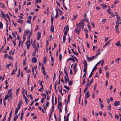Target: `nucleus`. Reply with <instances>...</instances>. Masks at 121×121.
Here are the masks:
<instances>
[{
    "label": "nucleus",
    "mask_w": 121,
    "mask_h": 121,
    "mask_svg": "<svg viewBox=\"0 0 121 121\" xmlns=\"http://www.w3.org/2000/svg\"><path fill=\"white\" fill-rule=\"evenodd\" d=\"M51 23L52 24V25L50 28V30L52 32H54V27L53 26V21L54 20V15L52 14L51 15Z\"/></svg>",
    "instance_id": "nucleus-1"
},
{
    "label": "nucleus",
    "mask_w": 121,
    "mask_h": 121,
    "mask_svg": "<svg viewBox=\"0 0 121 121\" xmlns=\"http://www.w3.org/2000/svg\"><path fill=\"white\" fill-rule=\"evenodd\" d=\"M84 20H81L80 21V23L77 25V26L78 28L82 27L83 29L84 26Z\"/></svg>",
    "instance_id": "nucleus-2"
},
{
    "label": "nucleus",
    "mask_w": 121,
    "mask_h": 121,
    "mask_svg": "<svg viewBox=\"0 0 121 121\" xmlns=\"http://www.w3.org/2000/svg\"><path fill=\"white\" fill-rule=\"evenodd\" d=\"M95 56H92L90 58L89 57L88 55L86 56V58L88 60V61L89 62H90L91 60H93L95 57Z\"/></svg>",
    "instance_id": "nucleus-3"
},
{
    "label": "nucleus",
    "mask_w": 121,
    "mask_h": 121,
    "mask_svg": "<svg viewBox=\"0 0 121 121\" xmlns=\"http://www.w3.org/2000/svg\"><path fill=\"white\" fill-rule=\"evenodd\" d=\"M70 112H69L67 114V117L66 118V120H65L66 119V116H65L64 117V121H69V115H70Z\"/></svg>",
    "instance_id": "nucleus-4"
},
{
    "label": "nucleus",
    "mask_w": 121,
    "mask_h": 121,
    "mask_svg": "<svg viewBox=\"0 0 121 121\" xmlns=\"http://www.w3.org/2000/svg\"><path fill=\"white\" fill-rule=\"evenodd\" d=\"M81 29L79 28H75V32L77 33L78 34H79L80 32L81 31Z\"/></svg>",
    "instance_id": "nucleus-5"
},
{
    "label": "nucleus",
    "mask_w": 121,
    "mask_h": 121,
    "mask_svg": "<svg viewBox=\"0 0 121 121\" xmlns=\"http://www.w3.org/2000/svg\"><path fill=\"white\" fill-rule=\"evenodd\" d=\"M64 78L65 83H66L67 82L69 81V77H67L65 76Z\"/></svg>",
    "instance_id": "nucleus-6"
},
{
    "label": "nucleus",
    "mask_w": 121,
    "mask_h": 121,
    "mask_svg": "<svg viewBox=\"0 0 121 121\" xmlns=\"http://www.w3.org/2000/svg\"><path fill=\"white\" fill-rule=\"evenodd\" d=\"M120 102L118 101H115L114 104V106L116 107L120 105Z\"/></svg>",
    "instance_id": "nucleus-7"
},
{
    "label": "nucleus",
    "mask_w": 121,
    "mask_h": 121,
    "mask_svg": "<svg viewBox=\"0 0 121 121\" xmlns=\"http://www.w3.org/2000/svg\"><path fill=\"white\" fill-rule=\"evenodd\" d=\"M41 36V33L40 32H38L37 33V39L38 40H39Z\"/></svg>",
    "instance_id": "nucleus-8"
},
{
    "label": "nucleus",
    "mask_w": 121,
    "mask_h": 121,
    "mask_svg": "<svg viewBox=\"0 0 121 121\" xmlns=\"http://www.w3.org/2000/svg\"><path fill=\"white\" fill-rule=\"evenodd\" d=\"M11 66H12V67H13L12 63L6 65L5 66V68L6 69H9Z\"/></svg>",
    "instance_id": "nucleus-9"
},
{
    "label": "nucleus",
    "mask_w": 121,
    "mask_h": 121,
    "mask_svg": "<svg viewBox=\"0 0 121 121\" xmlns=\"http://www.w3.org/2000/svg\"><path fill=\"white\" fill-rule=\"evenodd\" d=\"M32 62L34 63H35L37 62V59L35 57H34L32 58Z\"/></svg>",
    "instance_id": "nucleus-10"
},
{
    "label": "nucleus",
    "mask_w": 121,
    "mask_h": 121,
    "mask_svg": "<svg viewBox=\"0 0 121 121\" xmlns=\"http://www.w3.org/2000/svg\"><path fill=\"white\" fill-rule=\"evenodd\" d=\"M11 96H12L10 95H8V94H7V95L5 97L4 99V100H7L9 97H11Z\"/></svg>",
    "instance_id": "nucleus-11"
},
{
    "label": "nucleus",
    "mask_w": 121,
    "mask_h": 121,
    "mask_svg": "<svg viewBox=\"0 0 121 121\" xmlns=\"http://www.w3.org/2000/svg\"><path fill=\"white\" fill-rule=\"evenodd\" d=\"M89 92L88 91H87L85 95V98H86V99L90 97V95L89 94Z\"/></svg>",
    "instance_id": "nucleus-12"
},
{
    "label": "nucleus",
    "mask_w": 121,
    "mask_h": 121,
    "mask_svg": "<svg viewBox=\"0 0 121 121\" xmlns=\"http://www.w3.org/2000/svg\"><path fill=\"white\" fill-rule=\"evenodd\" d=\"M96 69H94V68H93V69L92 70V72H91V73L88 77L89 78H90L91 77V76H92V75L93 74L94 70H95Z\"/></svg>",
    "instance_id": "nucleus-13"
},
{
    "label": "nucleus",
    "mask_w": 121,
    "mask_h": 121,
    "mask_svg": "<svg viewBox=\"0 0 121 121\" xmlns=\"http://www.w3.org/2000/svg\"><path fill=\"white\" fill-rule=\"evenodd\" d=\"M17 22L18 23L22 24L23 23V21L22 20L19 19Z\"/></svg>",
    "instance_id": "nucleus-14"
},
{
    "label": "nucleus",
    "mask_w": 121,
    "mask_h": 121,
    "mask_svg": "<svg viewBox=\"0 0 121 121\" xmlns=\"http://www.w3.org/2000/svg\"><path fill=\"white\" fill-rule=\"evenodd\" d=\"M116 45L118 47H121V45L120 43V42L119 41H118L117 43H116Z\"/></svg>",
    "instance_id": "nucleus-15"
},
{
    "label": "nucleus",
    "mask_w": 121,
    "mask_h": 121,
    "mask_svg": "<svg viewBox=\"0 0 121 121\" xmlns=\"http://www.w3.org/2000/svg\"><path fill=\"white\" fill-rule=\"evenodd\" d=\"M56 13L55 16L54 17V18H57V17H59V15H58V11L57 9H56Z\"/></svg>",
    "instance_id": "nucleus-16"
},
{
    "label": "nucleus",
    "mask_w": 121,
    "mask_h": 121,
    "mask_svg": "<svg viewBox=\"0 0 121 121\" xmlns=\"http://www.w3.org/2000/svg\"><path fill=\"white\" fill-rule=\"evenodd\" d=\"M84 67H87V62L86 60H85L84 61Z\"/></svg>",
    "instance_id": "nucleus-17"
},
{
    "label": "nucleus",
    "mask_w": 121,
    "mask_h": 121,
    "mask_svg": "<svg viewBox=\"0 0 121 121\" xmlns=\"http://www.w3.org/2000/svg\"><path fill=\"white\" fill-rule=\"evenodd\" d=\"M77 67V65L76 64H75L74 65L73 67V68L74 70V71H75V73H76V72L77 71V70H76V68Z\"/></svg>",
    "instance_id": "nucleus-18"
},
{
    "label": "nucleus",
    "mask_w": 121,
    "mask_h": 121,
    "mask_svg": "<svg viewBox=\"0 0 121 121\" xmlns=\"http://www.w3.org/2000/svg\"><path fill=\"white\" fill-rule=\"evenodd\" d=\"M72 51L73 52V53L77 56H78V53L77 52H75L74 50V49H72Z\"/></svg>",
    "instance_id": "nucleus-19"
},
{
    "label": "nucleus",
    "mask_w": 121,
    "mask_h": 121,
    "mask_svg": "<svg viewBox=\"0 0 121 121\" xmlns=\"http://www.w3.org/2000/svg\"><path fill=\"white\" fill-rule=\"evenodd\" d=\"M12 89H11L9 90L8 91V92L7 94H8V95H11V96L12 95V93H11V92L12 90Z\"/></svg>",
    "instance_id": "nucleus-20"
},
{
    "label": "nucleus",
    "mask_w": 121,
    "mask_h": 121,
    "mask_svg": "<svg viewBox=\"0 0 121 121\" xmlns=\"http://www.w3.org/2000/svg\"><path fill=\"white\" fill-rule=\"evenodd\" d=\"M111 41V40H109L108 41V42H107L105 44V45H104V47L106 46H107L110 43Z\"/></svg>",
    "instance_id": "nucleus-21"
},
{
    "label": "nucleus",
    "mask_w": 121,
    "mask_h": 121,
    "mask_svg": "<svg viewBox=\"0 0 121 121\" xmlns=\"http://www.w3.org/2000/svg\"><path fill=\"white\" fill-rule=\"evenodd\" d=\"M17 70H16V69H13V70L11 73V75H13V74H14L15 73V72Z\"/></svg>",
    "instance_id": "nucleus-22"
},
{
    "label": "nucleus",
    "mask_w": 121,
    "mask_h": 121,
    "mask_svg": "<svg viewBox=\"0 0 121 121\" xmlns=\"http://www.w3.org/2000/svg\"><path fill=\"white\" fill-rule=\"evenodd\" d=\"M66 40V37L65 36H63V42L64 43L65 42Z\"/></svg>",
    "instance_id": "nucleus-23"
},
{
    "label": "nucleus",
    "mask_w": 121,
    "mask_h": 121,
    "mask_svg": "<svg viewBox=\"0 0 121 121\" xmlns=\"http://www.w3.org/2000/svg\"><path fill=\"white\" fill-rule=\"evenodd\" d=\"M19 110V109H18L17 108H16L15 109V112L14 114L15 115H16L17 114V112H18Z\"/></svg>",
    "instance_id": "nucleus-24"
},
{
    "label": "nucleus",
    "mask_w": 121,
    "mask_h": 121,
    "mask_svg": "<svg viewBox=\"0 0 121 121\" xmlns=\"http://www.w3.org/2000/svg\"><path fill=\"white\" fill-rule=\"evenodd\" d=\"M12 110L10 112L9 115V118L11 119L12 116Z\"/></svg>",
    "instance_id": "nucleus-25"
},
{
    "label": "nucleus",
    "mask_w": 121,
    "mask_h": 121,
    "mask_svg": "<svg viewBox=\"0 0 121 121\" xmlns=\"http://www.w3.org/2000/svg\"><path fill=\"white\" fill-rule=\"evenodd\" d=\"M86 78V76L84 78V79L83 80V81L82 82V85H84L86 83V81H85V79Z\"/></svg>",
    "instance_id": "nucleus-26"
},
{
    "label": "nucleus",
    "mask_w": 121,
    "mask_h": 121,
    "mask_svg": "<svg viewBox=\"0 0 121 121\" xmlns=\"http://www.w3.org/2000/svg\"><path fill=\"white\" fill-rule=\"evenodd\" d=\"M101 5L102 6V7L103 8L104 7H107V5L104 4H102Z\"/></svg>",
    "instance_id": "nucleus-27"
},
{
    "label": "nucleus",
    "mask_w": 121,
    "mask_h": 121,
    "mask_svg": "<svg viewBox=\"0 0 121 121\" xmlns=\"http://www.w3.org/2000/svg\"><path fill=\"white\" fill-rule=\"evenodd\" d=\"M62 106V103L60 101H58V106Z\"/></svg>",
    "instance_id": "nucleus-28"
},
{
    "label": "nucleus",
    "mask_w": 121,
    "mask_h": 121,
    "mask_svg": "<svg viewBox=\"0 0 121 121\" xmlns=\"http://www.w3.org/2000/svg\"><path fill=\"white\" fill-rule=\"evenodd\" d=\"M59 92H60V93H61L62 92V86L61 87V90H60V86L59 87Z\"/></svg>",
    "instance_id": "nucleus-29"
},
{
    "label": "nucleus",
    "mask_w": 121,
    "mask_h": 121,
    "mask_svg": "<svg viewBox=\"0 0 121 121\" xmlns=\"http://www.w3.org/2000/svg\"><path fill=\"white\" fill-rule=\"evenodd\" d=\"M22 101L21 100H20L19 102V103L18 104V105H19L21 106L22 105Z\"/></svg>",
    "instance_id": "nucleus-30"
},
{
    "label": "nucleus",
    "mask_w": 121,
    "mask_h": 121,
    "mask_svg": "<svg viewBox=\"0 0 121 121\" xmlns=\"http://www.w3.org/2000/svg\"><path fill=\"white\" fill-rule=\"evenodd\" d=\"M116 17L117 19V20H119V19L120 18V16H119L118 14L116 15Z\"/></svg>",
    "instance_id": "nucleus-31"
},
{
    "label": "nucleus",
    "mask_w": 121,
    "mask_h": 121,
    "mask_svg": "<svg viewBox=\"0 0 121 121\" xmlns=\"http://www.w3.org/2000/svg\"><path fill=\"white\" fill-rule=\"evenodd\" d=\"M3 25L2 22H0V29L3 28Z\"/></svg>",
    "instance_id": "nucleus-32"
},
{
    "label": "nucleus",
    "mask_w": 121,
    "mask_h": 121,
    "mask_svg": "<svg viewBox=\"0 0 121 121\" xmlns=\"http://www.w3.org/2000/svg\"><path fill=\"white\" fill-rule=\"evenodd\" d=\"M107 11L109 14H111V12L110 9H107Z\"/></svg>",
    "instance_id": "nucleus-33"
},
{
    "label": "nucleus",
    "mask_w": 121,
    "mask_h": 121,
    "mask_svg": "<svg viewBox=\"0 0 121 121\" xmlns=\"http://www.w3.org/2000/svg\"><path fill=\"white\" fill-rule=\"evenodd\" d=\"M107 21V20L106 19H104L102 20V22L103 24L105 23Z\"/></svg>",
    "instance_id": "nucleus-34"
},
{
    "label": "nucleus",
    "mask_w": 121,
    "mask_h": 121,
    "mask_svg": "<svg viewBox=\"0 0 121 121\" xmlns=\"http://www.w3.org/2000/svg\"><path fill=\"white\" fill-rule=\"evenodd\" d=\"M30 42H28L27 41L26 43V45L27 46H28V45L29 46H30Z\"/></svg>",
    "instance_id": "nucleus-35"
},
{
    "label": "nucleus",
    "mask_w": 121,
    "mask_h": 121,
    "mask_svg": "<svg viewBox=\"0 0 121 121\" xmlns=\"http://www.w3.org/2000/svg\"><path fill=\"white\" fill-rule=\"evenodd\" d=\"M115 118L117 119V120H118L119 119V116L118 115L116 114H115Z\"/></svg>",
    "instance_id": "nucleus-36"
},
{
    "label": "nucleus",
    "mask_w": 121,
    "mask_h": 121,
    "mask_svg": "<svg viewBox=\"0 0 121 121\" xmlns=\"http://www.w3.org/2000/svg\"><path fill=\"white\" fill-rule=\"evenodd\" d=\"M73 83V82L72 81H70L68 83L69 84V86L72 85Z\"/></svg>",
    "instance_id": "nucleus-37"
},
{
    "label": "nucleus",
    "mask_w": 121,
    "mask_h": 121,
    "mask_svg": "<svg viewBox=\"0 0 121 121\" xmlns=\"http://www.w3.org/2000/svg\"><path fill=\"white\" fill-rule=\"evenodd\" d=\"M64 87L67 90H69L70 89V88L69 87L67 86H66L64 85Z\"/></svg>",
    "instance_id": "nucleus-38"
},
{
    "label": "nucleus",
    "mask_w": 121,
    "mask_h": 121,
    "mask_svg": "<svg viewBox=\"0 0 121 121\" xmlns=\"http://www.w3.org/2000/svg\"><path fill=\"white\" fill-rule=\"evenodd\" d=\"M20 90V88H18V89H17L16 90V95H18V91H19Z\"/></svg>",
    "instance_id": "nucleus-39"
},
{
    "label": "nucleus",
    "mask_w": 121,
    "mask_h": 121,
    "mask_svg": "<svg viewBox=\"0 0 121 121\" xmlns=\"http://www.w3.org/2000/svg\"><path fill=\"white\" fill-rule=\"evenodd\" d=\"M101 69L102 68L101 67L99 68V73L100 74H101L102 72Z\"/></svg>",
    "instance_id": "nucleus-40"
},
{
    "label": "nucleus",
    "mask_w": 121,
    "mask_h": 121,
    "mask_svg": "<svg viewBox=\"0 0 121 121\" xmlns=\"http://www.w3.org/2000/svg\"><path fill=\"white\" fill-rule=\"evenodd\" d=\"M83 20H84V21L85 20V21L88 23V24H89V22L88 21V19L87 18H85V19H84Z\"/></svg>",
    "instance_id": "nucleus-41"
},
{
    "label": "nucleus",
    "mask_w": 121,
    "mask_h": 121,
    "mask_svg": "<svg viewBox=\"0 0 121 121\" xmlns=\"http://www.w3.org/2000/svg\"><path fill=\"white\" fill-rule=\"evenodd\" d=\"M49 103L48 102H47L46 103L45 105L46 107H48V106H49Z\"/></svg>",
    "instance_id": "nucleus-42"
},
{
    "label": "nucleus",
    "mask_w": 121,
    "mask_h": 121,
    "mask_svg": "<svg viewBox=\"0 0 121 121\" xmlns=\"http://www.w3.org/2000/svg\"><path fill=\"white\" fill-rule=\"evenodd\" d=\"M57 83H55V84H54V88H55V90H56V91H57V90H56V86L57 85Z\"/></svg>",
    "instance_id": "nucleus-43"
},
{
    "label": "nucleus",
    "mask_w": 121,
    "mask_h": 121,
    "mask_svg": "<svg viewBox=\"0 0 121 121\" xmlns=\"http://www.w3.org/2000/svg\"><path fill=\"white\" fill-rule=\"evenodd\" d=\"M46 56L44 57V60H43V62H45L44 63H46V62L47 59H46Z\"/></svg>",
    "instance_id": "nucleus-44"
},
{
    "label": "nucleus",
    "mask_w": 121,
    "mask_h": 121,
    "mask_svg": "<svg viewBox=\"0 0 121 121\" xmlns=\"http://www.w3.org/2000/svg\"><path fill=\"white\" fill-rule=\"evenodd\" d=\"M54 60L53 57L52 56L51 57V62L52 63L54 62Z\"/></svg>",
    "instance_id": "nucleus-45"
},
{
    "label": "nucleus",
    "mask_w": 121,
    "mask_h": 121,
    "mask_svg": "<svg viewBox=\"0 0 121 121\" xmlns=\"http://www.w3.org/2000/svg\"><path fill=\"white\" fill-rule=\"evenodd\" d=\"M18 118V116L17 115L16 116H15L14 117L13 119H14L15 120H16Z\"/></svg>",
    "instance_id": "nucleus-46"
},
{
    "label": "nucleus",
    "mask_w": 121,
    "mask_h": 121,
    "mask_svg": "<svg viewBox=\"0 0 121 121\" xmlns=\"http://www.w3.org/2000/svg\"><path fill=\"white\" fill-rule=\"evenodd\" d=\"M26 64V61L25 60H24L23 62V65L25 66Z\"/></svg>",
    "instance_id": "nucleus-47"
},
{
    "label": "nucleus",
    "mask_w": 121,
    "mask_h": 121,
    "mask_svg": "<svg viewBox=\"0 0 121 121\" xmlns=\"http://www.w3.org/2000/svg\"><path fill=\"white\" fill-rule=\"evenodd\" d=\"M96 86H97V84L96 83L95 84V85L94 87V91H95L96 90Z\"/></svg>",
    "instance_id": "nucleus-48"
},
{
    "label": "nucleus",
    "mask_w": 121,
    "mask_h": 121,
    "mask_svg": "<svg viewBox=\"0 0 121 121\" xmlns=\"http://www.w3.org/2000/svg\"><path fill=\"white\" fill-rule=\"evenodd\" d=\"M88 88L86 87L83 91V92L84 93H85L86 92L87 90H88Z\"/></svg>",
    "instance_id": "nucleus-49"
},
{
    "label": "nucleus",
    "mask_w": 121,
    "mask_h": 121,
    "mask_svg": "<svg viewBox=\"0 0 121 121\" xmlns=\"http://www.w3.org/2000/svg\"><path fill=\"white\" fill-rule=\"evenodd\" d=\"M108 110L109 111L111 109V105L110 104L108 106Z\"/></svg>",
    "instance_id": "nucleus-50"
},
{
    "label": "nucleus",
    "mask_w": 121,
    "mask_h": 121,
    "mask_svg": "<svg viewBox=\"0 0 121 121\" xmlns=\"http://www.w3.org/2000/svg\"><path fill=\"white\" fill-rule=\"evenodd\" d=\"M8 56V55L7 54H5V55L4 56V58L5 59L7 58Z\"/></svg>",
    "instance_id": "nucleus-51"
},
{
    "label": "nucleus",
    "mask_w": 121,
    "mask_h": 121,
    "mask_svg": "<svg viewBox=\"0 0 121 121\" xmlns=\"http://www.w3.org/2000/svg\"><path fill=\"white\" fill-rule=\"evenodd\" d=\"M8 57L9 59H11L12 60L13 59V57L12 56H8Z\"/></svg>",
    "instance_id": "nucleus-52"
},
{
    "label": "nucleus",
    "mask_w": 121,
    "mask_h": 121,
    "mask_svg": "<svg viewBox=\"0 0 121 121\" xmlns=\"http://www.w3.org/2000/svg\"><path fill=\"white\" fill-rule=\"evenodd\" d=\"M115 28L116 29V30H119V25H116L115 26Z\"/></svg>",
    "instance_id": "nucleus-53"
},
{
    "label": "nucleus",
    "mask_w": 121,
    "mask_h": 121,
    "mask_svg": "<svg viewBox=\"0 0 121 121\" xmlns=\"http://www.w3.org/2000/svg\"><path fill=\"white\" fill-rule=\"evenodd\" d=\"M62 56V55L61 54L59 56V60L60 61L61 60Z\"/></svg>",
    "instance_id": "nucleus-54"
},
{
    "label": "nucleus",
    "mask_w": 121,
    "mask_h": 121,
    "mask_svg": "<svg viewBox=\"0 0 121 121\" xmlns=\"http://www.w3.org/2000/svg\"><path fill=\"white\" fill-rule=\"evenodd\" d=\"M44 95H45V96L44 98L43 97L42 98V99H41L43 100H44L46 99V95L45 94H44Z\"/></svg>",
    "instance_id": "nucleus-55"
},
{
    "label": "nucleus",
    "mask_w": 121,
    "mask_h": 121,
    "mask_svg": "<svg viewBox=\"0 0 121 121\" xmlns=\"http://www.w3.org/2000/svg\"><path fill=\"white\" fill-rule=\"evenodd\" d=\"M58 10L59 11V12H60V13H59L61 15H63V13L61 11L60 9H58Z\"/></svg>",
    "instance_id": "nucleus-56"
},
{
    "label": "nucleus",
    "mask_w": 121,
    "mask_h": 121,
    "mask_svg": "<svg viewBox=\"0 0 121 121\" xmlns=\"http://www.w3.org/2000/svg\"><path fill=\"white\" fill-rule=\"evenodd\" d=\"M30 74H29L28 76V79H27V82H29V79L30 78Z\"/></svg>",
    "instance_id": "nucleus-57"
},
{
    "label": "nucleus",
    "mask_w": 121,
    "mask_h": 121,
    "mask_svg": "<svg viewBox=\"0 0 121 121\" xmlns=\"http://www.w3.org/2000/svg\"><path fill=\"white\" fill-rule=\"evenodd\" d=\"M119 23L118 21V20H117L116 24L117 25H119Z\"/></svg>",
    "instance_id": "nucleus-58"
},
{
    "label": "nucleus",
    "mask_w": 121,
    "mask_h": 121,
    "mask_svg": "<svg viewBox=\"0 0 121 121\" xmlns=\"http://www.w3.org/2000/svg\"><path fill=\"white\" fill-rule=\"evenodd\" d=\"M38 48L37 47L36 48H35V52H38Z\"/></svg>",
    "instance_id": "nucleus-59"
},
{
    "label": "nucleus",
    "mask_w": 121,
    "mask_h": 121,
    "mask_svg": "<svg viewBox=\"0 0 121 121\" xmlns=\"http://www.w3.org/2000/svg\"><path fill=\"white\" fill-rule=\"evenodd\" d=\"M95 96V92H93V93H92V98H94Z\"/></svg>",
    "instance_id": "nucleus-60"
},
{
    "label": "nucleus",
    "mask_w": 121,
    "mask_h": 121,
    "mask_svg": "<svg viewBox=\"0 0 121 121\" xmlns=\"http://www.w3.org/2000/svg\"><path fill=\"white\" fill-rule=\"evenodd\" d=\"M25 32L26 33H30V31L29 30H25Z\"/></svg>",
    "instance_id": "nucleus-61"
},
{
    "label": "nucleus",
    "mask_w": 121,
    "mask_h": 121,
    "mask_svg": "<svg viewBox=\"0 0 121 121\" xmlns=\"http://www.w3.org/2000/svg\"><path fill=\"white\" fill-rule=\"evenodd\" d=\"M119 2V0H116L115 1L114 3V5L118 3Z\"/></svg>",
    "instance_id": "nucleus-62"
},
{
    "label": "nucleus",
    "mask_w": 121,
    "mask_h": 121,
    "mask_svg": "<svg viewBox=\"0 0 121 121\" xmlns=\"http://www.w3.org/2000/svg\"><path fill=\"white\" fill-rule=\"evenodd\" d=\"M28 96L30 97L31 99V100H33V98L32 96L31 95H28Z\"/></svg>",
    "instance_id": "nucleus-63"
},
{
    "label": "nucleus",
    "mask_w": 121,
    "mask_h": 121,
    "mask_svg": "<svg viewBox=\"0 0 121 121\" xmlns=\"http://www.w3.org/2000/svg\"><path fill=\"white\" fill-rule=\"evenodd\" d=\"M106 77L107 78H108L109 77V73L108 72H107L106 73Z\"/></svg>",
    "instance_id": "nucleus-64"
}]
</instances>
